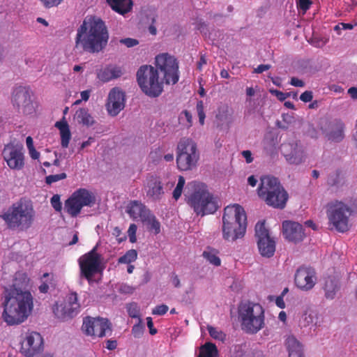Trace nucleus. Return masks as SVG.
<instances>
[{
    "instance_id": "1a4fd4ad",
    "label": "nucleus",
    "mask_w": 357,
    "mask_h": 357,
    "mask_svg": "<svg viewBox=\"0 0 357 357\" xmlns=\"http://www.w3.org/2000/svg\"><path fill=\"white\" fill-rule=\"evenodd\" d=\"M199 159L197 144L192 139L183 138L176 148V164L179 170L189 171L196 167Z\"/></svg>"
},
{
    "instance_id": "bb28decb",
    "label": "nucleus",
    "mask_w": 357,
    "mask_h": 357,
    "mask_svg": "<svg viewBox=\"0 0 357 357\" xmlns=\"http://www.w3.org/2000/svg\"><path fill=\"white\" fill-rule=\"evenodd\" d=\"M344 123L341 119H334L331 123V131L328 134L329 140L339 142L344 137Z\"/></svg>"
},
{
    "instance_id": "423d86ee",
    "label": "nucleus",
    "mask_w": 357,
    "mask_h": 357,
    "mask_svg": "<svg viewBox=\"0 0 357 357\" xmlns=\"http://www.w3.org/2000/svg\"><path fill=\"white\" fill-rule=\"evenodd\" d=\"M189 185L194 189V192L188 197V204L195 213L202 216L214 213L218 208V201L209 192L207 186L196 181L191 182Z\"/></svg>"
},
{
    "instance_id": "cd10ccee",
    "label": "nucleus",
    "mask_w": 357,
    "mask_h": 357,
    "mask_svg": "<svg viewBox=\"0 0 357 357\" xmlns=\"http://www.w3.org/2000/svg\"><path fill=\"white\" fill-rule=\"evenodd\" d=\"M106 2L112 10L121 15L130 13L133 7L132 0H106Z\"/></svg>"
},
{
    "instance_id": "a878e982",
    "label": "nucleus",
    "mask_w": 357,
    "mask_h": 357,
    "mask_svg": "<svg viewBox=\"0 0 357 357\" xmlns=\"http://www.w3.org/2000/svg\"><path fill=\"white\" fill-rule=\"evenodd\" d=\"M122 75L123 71L121 67L109 65L100 69L97 73V77L100 81L107 82L120 77Z\"/></svg>"
},
{
    "instance_id": "9d476101",
    "label": "nucleus",
    "mask_w": 357,
    "mask_h": 357,
    "mask_svg": "<svg viewBox=\"0 0 357 357\" xmlns=\"http://www.w3.org/2000/svg\"><path fill=\"white\" fill-rule=\"evenodd\" d=\"M98 245H96L89 252L82 255L78 259L81 276L84 278L89 283L93 280V276L102 271L101 266L102 255L97 252Z\"/></svg>"
},
{
    "instance_id": "6ab92c4d",
    "label": "nucleus",
    "mask_w": 357,
    "mask_h": 357,
    "mask_svg": "<svg viewBox=\"0 0 357 357\" xmlns=\"http://www.w3.org/2000/svg\"><path fill=\"white\" fill-rule=\"evenodd\" d=\"M43 339L37 332H30L21 342L20 352L26 357H34L43 351Z\"/></svg>"
},
{
    "instance_id": "f704fd0d",
    "label": "nucleus",
    "mask_w": 357,
    "mask_h": 357,
    "mask_svg": "<svg viewBox=\"0 0 357 357\" xmlns=\"http://www.w3.org/2000/svg\"><path fill=\"white\" fill-rule=\"evenodd\" d=\"M142 222L147 224L149 231L153 232L155 234L160 232V223L151 212Z\"/></svg>"
},
{
    "instance_id": "8fccbe9b",
    "label": "nucleus",
    "mask_w": 357,
    "mask_h": 357,
    "mask_svg": "<svg viewBox=\"0 0 357 357\" xmlns=\"http://www.w3.org/2000/svg\"><path fill=\"white\" fill-rule=\"evenodd\" d=\"M45 8L58 6L63 0H40Z\"/></svg>"
},
{
    "instance_id": "58836bf2",
    "label": "nucleus",
    "mask_w": 357,
    "mask_h": 357,
    "mask_svg": "<svg viewBox=\"0 0 357 357\" xmlns=\"http://www.w3.org/2000/svg\"><path fill=\"white\" fill-rule=\"evenodd\" d=\"M185 183V178L183 176H179L177 185H176V188H174L173 193H172L173 198L175 200H178L180 198V197L181 196Z\"/></svg>"
},
{
    "instance_id": "7c9ffc66",
    "label": "nucleus",
    "mask_w": 357,
    "mask_h": 357,
    "mask_svg": "<svg viewBox=\"0 0 357 357\" xmlns=\"http://www.w3.org/2000/svg\"><path fill=\"white\" fill-rule=\"evenodd\" d=\"M75 115L79 123L86 126H91L95 123L93 117L89 114V110L86 108H80L76 112Z\"/></svg>"
},
{
    "instance_id": "9b49d317",
    "label": "nucleus",
    "mask_w": 357,
    "mask_h": 357,
    "mask_svg": "<svg viewBox=\"0 0 357 357\" xmlns=\"http://www.w3.org/2000/svg\"><path fill=\"white\" fill-rule=\"evenodd\" d=\"M95 202L96 198L91 192L85 188H79L65 201L64 210L71 217L75 218L84 206H91Z\"/></svg>"
},
{
    "instance_id": "aec40b11",
    "label": "nucleus",
    "mask_w": 357,
    "mask_h": 357,
    "mask_svg": "<svg viewBox=\"0 0 357 357\" xmlns=\"http://www.w3.org/2000/svg\"><path fill=\"white\" fill-rule=\"evenodd\" d=\"M281 152L289 164L299 165L305 160V151L299 141L291 139L281 145Z\"/></svg>"
},
{
    "instance_id": "37998d69",
    "label": "nucleus",
    "mask_w": 357,
    "mask_h": 357,
    "mask_svg": "<svg viewBox=\"0 0 357 357\" xmlns=\"http://www.w3.org/2000/svg\"><path fill=\"white\" fill-rule=\"evenodd\" d=\"M196 109L199 116V121L201 125H204L205 119L204 107L202 100H199L197 102Z\"/></svg>"
},
{
    "instance_id": "864d4df0",
    "label": "nucleus",
    "mask_w": 357,
    "mask_h": 357,
    "mask_svg": "<svg viewBox=\"0 0 357 357\" xmlns=\"http://www.w3.org/2000/svg\"><path fill=\"white\" fill-rule=\"evenodd\" d=\"M106 346L105 347L110 351L114 350L117 347V341L116 340H107L106 341Z\"/></svg>"
},
{
    "instance_id": "f8f14e48",
    "label": "nucleus",
    "mask_w": 357,
    "mask_h": 357,
    "mask_svg": "<svg viewBox=\"0 0 357 357\" xmlns=\"http://www.w3.org/2000/svg\"><path fill=\"white\" fill-rule=\"evenodd\" d=\"M327 215L329 222L340 232L349 230V217L350 208L341 202H335L328 204Z\"/></svg>"
},
{
    "instance_id": "4be33fe9",
    "label": "nucleus",
    "mask_w": 357,
    "mask_h": 357,
    "mask_svg": "<svg viewBox=\"0 0 357 357\" xmlns=\"http://www.w3.org/2000/svg\"><path fill=\"white\" fill-rule=\"evenodd\" d=\"M295 284L301 289L308 291L312 289L316 283V273L310 267H300L295 274Z\"/></svg>"
},
{
    "instance_id": "338daca9",
    "label": "nucleus",
    "mask_w": 357,
    "mask_h": 357,
    "mask_svg": "<svg viewBox=\"0 0 357 357\" xmlns=\"http://www.w3.org/2000/svg\"><path fill=\"white\" fill-rule=\"evenodd\" d=\"M348 93L353 98H357V88L356 87H351L348 90Z\"/></svg>"
},
{
    "instance_id": "2eb2a0df",
    "label": "nucleus",
    "mask_w": 357,
    "mask_h": 357,
    "mask_svg": "<svg viewBox=\"0 0 357 357\" xmlns=\"http://www.w3.org/2000/svg\"><path fill=\"white\" fill-rule=\"evenodd\" d=\"M255 236L260 255L271 258L275 252V241L271 237L269 231L265 227V222H258L255 225Z\"/></svg>"
},
{
    "instance_id": "ddd939ff",
    "label": "nucleus",
    "mask_w": 357,
    "mask_h": 357,
    "mask_svg": "<svg viewBox=\"0 0 357 357\" xmlns=\"http://www.w3.org/2000/svg\"><path fill=\"white\" fill-rule=\"evenodd\" d=\"M156 69L163 74V79L167 84H174L178 81V66L176 59L167 53L155 57Z\"/></svg>"
},
{
    "instance_id": "bf43d9fd",
    "label": "nucleus",
    "mask_w": 357,
    "mask_h": 357,
    "mask_svg": "<svg viewBox=\"0 0 357 357\" xmlns=\"http://www.w3.org/2000/svg\"><path fill=\"white\" fill-rule=\"evenodd\" d=\"M29 153L32 159L36 160L38 159L40 157V153L36 151L35 147L28 149Z\"/></svg>"
},
{
    "instance_id": "c9c22d12",
    "label": "nucleus",
    "mask_w": 357,
    "mask_h": 357,
    "mask_svg": "<svg viewBox=\"0 0 357 357\" xmlns=\"http://www.w3.org/2000/svg\"><path fill=\"white\" fill-rule=\"evenodd\" d=\"M53 281V275L45 273L40 278L41 284L38 287L39 291L43 294H46L48 292L50 289V285L52 284Z\"/></svg>"
},
{
    "instance_id": "4d7b16f0",
    "label": "nucleus",
    "mask_w": 357,
    "mask_h": 357,
    "mask_svg": "<svg viewBox=\"0 0 357 357\" xmlns=\"http://www.w3.org/2000/svg\"><path fill=\"white\" fill-rule=\"evenodd\" d=\"M242 155L245 159L247 163H251L253 161V158L252 156V153L249 150H245L242 151Z\"/></svg>"
},
{
    "instance_id": "6e6d98bb",
    "label": "nucleus",
    "mask_w": 357,
    "mask_h": 357,
    "mask_svg": "<svg viewBox=\"0 0 357 357\" xmlns=\"http://www.w3.org/2000/svg\"><path fill=\"white\" fill-rule=\"evenodd\" d=\"M271 65L269 64H261L259 65L255 70L254 72L256 73H261L266 70H268L271 68Z\"/></svg>"
},
{
    "instance_id": "49530a36",
    "label": "nucleus",
    "mask_w": 357,
    "mask_h": 357,
    "mask_svg": "<svg viewBox=\"0 0 357 357\" xmlns=\"http://www.w3.org/2000/svg\"><path fill=\"white\" fill-rule=\"evenodd\" d=\"M312 4V1L311 0H298L297 1V7L304 13L310 9Z\"/></svg>"
},
{
    "instance_id": "f257e3e1",
    "label": "nucleus",
    "mask_w": 357,
    "mask_h": 357,
    "mask_svg": "<svg viewBox=\"0 0 357 357\" xmlns=\"http://www.w3.org/2000/svg\"><path fill=\"white\" fill-rule=\"evenodd\" d=\"M18 285L17 279L15 278L13 286L5 291L2 318L10 326L24 321L33 307L31 292L23 291Z\"/></svg>"
},
{
    "instance_id": "6e6552de",
    "label": "nucleus",
    "mask_w": 357,
    "mask_h": 357,
    "mask_svg": "<svg viewBox=\"0 0 357 357\" xmlns=\"http://www.w3.org/2000/svg\"><path fill=\"white\" fill-rule=\"evenodd\" d=\"M241 327L248 333L255 334L264 326L263 307L252 302L242 303L238 310Z\"/></svg>"
},
{
    "instance_id": "5fc2aeb1",
    "label": "nucleus",
    "mask_w": 357,
    "mask_h": 357,
    "mask_svg": "<svg viewBox=\"0 0 357 357\" xmlns=\"http://www.w3.org/2000/svg\"><path fill=\"white\" fill-rule=\"evenodd\" d=\"M290 84L296 87H303L305 82L297 77H293L291 78Z\"/></svg>"
},
{
    "instance_id": "4468645a",
    "label": "nucleus",
    "mask_w": 357,
    "mask_h": 357,
    "mask_svg": "<svg viewBox=\"0 0 357 357\" xmlns=\"http://www.w3.org/2000/svg\"><path fill=\"white\" fill-rule=\"evenodd\" d=\"M1 155L10 169L19 171L24 167L25 156L22 144L14 142L6 144Z\"/></svg>"
},
{
    "instance_id": "3c124183",
    "label": "nucleus",
    "mask_w": 357,
    "mask_h": 357,
    "mask_svg": "<svg viewBox=\"0 0 357 357\" xmlns=\"http://www.w3.org/2000/svg\"><path fill=\"white\" fill-rule=\"evenodd\" d=\"M120 43L125 45L128 47H132L139 44L137 39L127 38L120 40Z\"/></svg>"
},
{
    "instance_id": "c03bdc74",
    "label": "nucleus",
    "mask_w": 357,
    "mask_h": 357,
    "mask_svg": "<svg viewBox=\"0 0 357 357\" xmlns=\"http://www.w3.org/2000/svg\"><path fill=\"white\" fill-rule=\"evenodd\" d=\"M50 203L54 209L57 212H61L62 210V204L59 195H54L50 199Z\"/></svg>"
},
{
    "instance_id": "5701e85b",
    "label": "nucleus",
    "mask_w": 357,
    "mask_h": 357,
    "mask_svg": "<svg viewBox=\"0 0 357 357\" xmlns=\"http://www.w3.org/2000/svg\"><path fill=\"white\" fill-rule=\"evenodd\" d=\"M282 234L286 240L295 243L302 241L305 236L303 226L291 220L282 222Z\"/></svg>"
},
{
    "instance_id": "b1692460",
    "label": "nucleus",
    "mask_w": 357,
    "mask_h": 357,
    "mask_svg": "<svg viewBox=\"0 0 357 357\" xmlns=\"http://www.w3.org/2000/svg\"><path fill=\"white\" fill-rule=\"evenodd\" d=\"M126 213L132 219L137 220V218H140V220L143 221L148 217L151 211L140 201L133 200L128 204Z\"/></svg>"
},
{
    "instance_id": "4c0bfd02",
    "label": "nucleus",
    "mask_w": 357,
    "mask_h": 357,
    "mask_svg": "<svg viewBox=\"0 0 357 357\" xmlns=\"http://www.w3.org/2000/svg\"><path fill=\"white\" fill-rule=\"evenodd\" d=\"M342 180L341 172L340 170H337L328 175L327 183L330 186H338L341 184Z\"/></svg>"
},
{
    "instance_id": "7ed1b4c3",
    "label": "nucleus",
    "mask_w": 357,
    "mask_h": 357,
    "mask_svg": "<svg viewBox=\"0 0 357 357\" xmlns=\"http://www.w3.org/2000/svg\"><path fill=\"white\" fill-rule=\"evenodd\" d=\"M247 229V216L242 206L238 204L227 206L222 216V238L234 243L244 238Z\"/></svg>"
},
{
    "instance_id": "79ce46f5",
    "label": "nucleus",
    "mask_w": 357,
    "mask_h": 357,
    "mask_svg": "<svg viewBox=\"0 0 357 357\" xmlns=\"http://www.w3.org/2000/svg\"><path fill=\"white\" fill-rule=\"evenodd\" d=\"M67 177V175L65 172H62L56 174H51L47 176L45 178V183L48 185H51L53 183H56L59 181L65 179Z\"/></svg>"
},
{
    "instance_id": "0eeeda50",
    "label": "nucleus",
    "mask_w": 357,
    "mask_h": 357,
    "mask_svg": "<svg viewBox=\"0 0 357 357\" xmlns=\"http://www.w3.org/2000/svg\"><path fill=\"white\" fill-rule=\"evenodd\" d=\"M137 82L142 91L150 98L160 96L164 87L163 77H160L158 69L144 65L137 72Z\"/></svg>"
},
{
    "instance_id": "a211bd4d",
    "label": "nucleus",
    "mask_w": 357,
    "mask_h": 357,
    "mask_svg": "<svg viewBox=\"0 0 357 357\" xmlns=\"http://www.w3.org/2000/svg\"><path fill=\"white\" fill-rule=\"evenodd\" d=\"M12 103L18 112L25 115L35 112V107L31 100V93L25 86H17L12 94Z\"/></svg>"
},
{
    "instance_id": "09e8293b",
    "label": "nucleus",
    "mask_w": 357,
    "mask_h": 357,
    "mask_svg": "<svg viewBox=\"0 0 357 357\" xmlns=\"http://www.w3.org/2000/svg\"><path fill=\"white\" fill-rule=\"evenodd\" d=\"M169 307L166 305L162 304L157 305L154 309H153L152 314L156 315H164L165 314L167 313Z\"/></svg>"
},
{
    "instance_id": "a19ab883",
    "label": "nucleus",
    "mask_w": 357,
    "mask_h": 357,
    "mask_svg": "<svg viewBox=\"0 0 357 357\" xmlns=\"http://www.w3.org/2000/svg\"><path fill=\"white\" fill-rule=\"evenodd\" d=\"M209 335L215 340H218L224 342L226 339V335L221 330L213 326H208L207 328Z\"/></svg>"
},
{
    "instance_id": "a18cd8bd",
    "label": "nucleus",
    "mask_w": 357,
    "mask_h": 357,
    "mask_svg": "<svg viewBox=\"0 0 357 357\" xmlns=\"http://www.w3.org/2000/svg\"><path fill=\"white\" fill-rule=\"evenodd\" d=\"M144 326L139 321L138 324H135L132 328V334L136 338H139L144 333Z\"/></svg>"
},
{
    "instance_id": "f03ea898",
    "label": "nucleus",
    "mask_w": 357,
    "mask_h": 357,
    "mask_svg": "<svg viewBox=\"0 0 357 357\" xmlns=\"http://www.w3.org/2000/svg\"><path fill=\"white\" fill-rule=\"evenodd\" d=\"M108 40L109 32L104 21L91 16L77 29L75 46L90 53L100 52L107 46Z\"/></svg>"
},
{
    "instance_id": "473e14b6",
    "label": "nucleus",
    "mask_w": 357,
    "mask_h": 357,
    "mask_svg": "<svg viewBox=\"0 0 357 357\" xmlns=\"http://www.w3.org/2000/svg\"><path fill=\"white\" fill-rule=\"evenodd\" d=\"M325 295L327 298L333 299L337 289V282L335 278L328 277L325 280L324 287Z\"/></svg>"
},
{
    "instance_id": "c756f323",
    "label": "nucleus",
    "mask_w": 357,
    "mask_h": 357,
    "mask_svg": "<svg viewBox=\"0 0 357 357\" xmlns=\"http://www.w3.org/2000/svg\"><path fill=\"white\" fill-rule=\"evenodd\" d=\"M55 127L59 130L61 135V144L63 148H67L71 139V133L67 121L63 118V120L56 121Z\"/></svg>"
},
{
    "instance_id": "69168bd1",
    "label": "nucleus",
    "mask_w": 357,
    "mask_h": 357,
    "mask_svg": "<svg viewBox=\"0 0 357 357\" xmlns=\"http://www.w3.org/2000/svg\"><path fill=\"white\" fill-rule=\"evenodd\" d=\"M248 183L252 187H255V186H256V185L257 183V179L255 178V176L252 175L248 177Z\"/></svg>"
},
{
    "instance_id": "e433bc0d",
    "label": "nucleus",
    "mask_w": 357,
    "mask_h": 357,
    "mask_svg": "<svg viewBox=\"0 0 357 357\" xmlns=\"http://www.w3.org/2000/svg\"><path fill=\"white\" fill-rule=\"evenodd\" d=\"M137 258V252L134 249L128 250L123 256L118 259V264H130Z\"/></svg>"
},
{
    "instance_id": "774afa93",
    "label": "nucleus",
    "mask_w": 357,
    "mask_h": 357,
    "mask_svg": "<svg viewBox=\"0 0 357 357\" xmlns=\"http://www.w3.org/2000/svg\"><path fill=\"white\" fill-rule=\"evenodd\" d=\"M80 95H81L82 100H83L84 101H87L90 96V91L88 90L83 91L81 92Z\"/></svg>"
},
{
    "instance_id": "2f4dec72",
    "label": "nucleus",
    "mask_w": 357,
    "mask_h": 357,
    "mask_svg": "<svg viewBox=\"0 0 357 357\" xmlns=\"http://www.w3.org/2000/svg\"><path fill=\"white\" fill-rule=\"evenodd\" d=\"M218 351L216 346L211 342H206L199 349L198 357H217Z\"/></svg>"
},
{
    "instance_id": "20e7f679",
    "label": "nucleus",
    "mask_w": 357,
    "mask_h": 357,
    "mask_svg": "<svg viewBox=\"0 0 357 357\" xmlns=\"http://www.w3.org/2000/svg\"><path fill=\"white\" fill-rule=\"evenodd\" d=\"M10 229L26 230L33 223L35 211L32 202L24 198H21L1 215Z\"/></svg>"
},
{
    "instance_id": "393cba45",
    "label": "nucleus",
    "mask_w": 357,
    "mask_h": 357,
    "mask_svg": "<svg viewBox=\"0 0 357 357\" xmlns=\"http://www.w3.org/2000/svg\"><path fill=\"white\" fill-rule=\"evenodd\" d=\"M146 195L153 200H160L164 194L163 187L160 178L151 175L147 177Z\"/></svg>"
},
{
    "instance_id": "dca6fc26",
    "label": "nucleus",
    "mask_w": 357,
    "mask_h": 357,
    "mask_svg": "<svg viewBox=\"0 0 357 357\" xmlns=\"http://www.w3.org/2000/svg\"><path fill=\"white\" fill-rule=\"evenodd\" d=\"M82 330L86 335L102 337L107 332L112 333V324L105 318L86 317L83 319Z\"/></svg>"
},
{
    "instance_id": "052dcab7",
    "label": "nucleus",
    "mask_w": 357,
    "mask_h": 357,
    "mask_svg": "<svg viewBox=\"0 0 357 357\" xmlns=\"http://www.w3.org/2000/svg\"><path fill=\"white\" fill-rule=\"evenodd\" d=\"M275 303H276L277 306H278L281 309H283L285 307V303L283 300V296H282L277 297V298L275 300Z\"/></svg>"
},
{
    "instance_id": "f3484780",
    "label": "nucleus",
    "mask_w": 357,
    "mask_h": 357,
    "mask_svg": "<svg viewBox=\"0 0 357 357\" xmlns=\"http://www.w3.org/2000/svg\"><path fill=\"white\" fill-rule=\"evenodd\" d=\"M80 308L78 303L77 294L71 292L68 294L63 303H56L53 307V312L55 316L61 321H67L75 317Z\"/></svg>"
},
{
    "instance_id": "c85d7f7f",
    "label": "nucleus",
    "mask_w": 357,
    "mask_h": 357,
    "mask_svg": "<svg viewBox=\"0 0 357 357\" xmlns=\"http://www.w3.org/2000/svg\"><path fill=\"white\" fill-rule=\"evenodd\" d=\"M289 357H304L301 343L294 336H289L285 342Z\"/></svg>"
},
{
    "instance_id": "de8ad7c7",
    "label": "nucleus",
    "mask_w": 357,
    "mask_h": 357,
    "mask_svg": "<svg viewBox=\"0 0 357 357\" xmlns=\"http://www.w3.org/2000/svg\"><path fill=\"white\" fill-rule=\"evenodd\" d=\"M137 227L135 224H131L128 230V234L129 236L130 241L131 243H135L137 241L136 232Z\"/></svg>"
},
{
    "instance_id": "e2e57ef3",
    "label": "nucleus",
    "mask_w": 357,
    "mask_h": 357,
    "mask_svg": "<svg viewBox=\"0 0 357 357\" xmlns=\"http://www.w3.org/2000/svg\"><path fill=\"white\" fill-rule=\"evenodd\" d=\"M275 95H276L277 98L280 100H284L288 97V94L287 93H283V92L280 91L275 90Z\"/></svg>"
},
{
    "instance_id": "ea45409f",
    "label": "nucleus",
    "mask_w": 357,
    "mask_h": 357,
    "mask_svg": "<svg viewBox=\"0 0 357 357\" xmlns=\"http://www.w3.org/2000/svg\"><path fill=\"white\" fill-rule=\"evenodd\" d=\"M127 312L132 318H137L141 322L139 308L136 303H130L126 305Z\"/></svg>"
},
{
    "instance_id": "680f3d73",
    "label": "nucleus",
    "mask_w": 357,
    "mask_h": 357,
    "mask_svg": "<svg viewBox=\"0 0 357 357\" xmlns=\"http://www.w3.org/2000/svg\"><path fill=\"white\" fill-rule=\"evenodd\" d=\"M43 166L46 167H51L52 165L53 166H55L56 167H59L60 166V161L59 159L56 158L54 161H53V163L51 164L50 162H44L43 163Z\"/></svg>"
},
{
    "instance_id": "13d9d810",
    "label": "nucleus",
    "mask_w": 357,
    "mask_h": 357,
    "mask_svg": "<svg viewBox=\"0 0 357 357\" xmlns=\"http://www.w3.org/2000/svg\"><path fill=\"white\" fill-rule=\"evenodd\" d=\"M147 326L149 328L150 334L155 335L157 333L156 328L153 327V323L151 317H147Z\"/></svg>"
},
{
    "instance_id": "412c9836",
    "label": "nucleus",
    "mask_w": 357,
    "mask_h": 357,
    "mask_svg": "<svg viewBox=\"0 0 357 357\" xmlns=\"http://www.w3.org/2000/svg\"><path fill=\"white\" fill-rule=\"evenodd\" d=\"M125 93L118 87L111 89L109 93L106 108L112 116L118 115L125 107Z\"/></svg>"
},
{
    "instance_id": "603ef678",
    "label": "nucleus",
    "mask_w": 357,
    "mask_h": 357,
    "mask_svg": "<svg viewBox=\"0 0 357 357\" xmlns=\"http://www.w3.org/2000/svg\"><path fill=\"white\" fill-rule=\"evenodd\" d=\"M313 98L312 92L311 91H305L303 93H301L300 96L301 100L304 102H309L312 101Z\"/></svg>"
},
{
    "instance_id": "0e129e2a",
    "label": "nucleus",
    "mask_w": 357,
    "mask_h": 357,
    "mask_svg": "<svg viewBox=\"0 0 357 357\" xmlns=\"http://www.w3.org/2000/svg\"><path fill=\"white\" fill-rule=\"evenodd\" d=\"M183 114H184L185 119H186V121H188L189 126H191L192 125V114H190V112H188V110H184L183 112Z\"/></svg>"
},
{
    "instance_id": "39448f33",
    "label": "nucleus",
    "mask_w": 357,
    "mask_h": 357,
    "mask_svg": "<svg viewBox=\"0 0 357 357\" xmlns=\"http://www.w3.org/2000/svg\"><path fill=\"white\" fill-rule=\"evenodd\" d=\"M257 195L269 206L283 209L286 206L289 195L278 178L265 176L261 178Z\"/></svg>"
},
{
    "instance_id": "72a5a7b5",
    "label": "nucleus",
    "mask_w": 357,
    "mask_h": 357,
    "mask_svg": "<svg viewBox=\"0 0 357 357\" xmlns=\"http://www.w3.org/2000/svg\"><path fill=\"white\" fill-rule=\"evenodd\" d=\"M218 251L214 248H208L203 252V257L210 264L219 266L221 264V260L218 257Z\"/></svg>"
}]
</instances>
